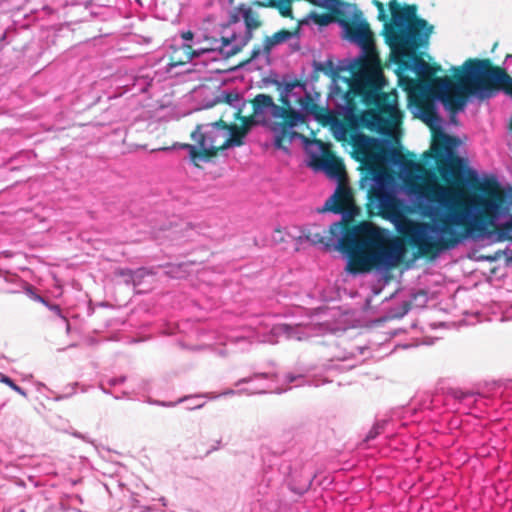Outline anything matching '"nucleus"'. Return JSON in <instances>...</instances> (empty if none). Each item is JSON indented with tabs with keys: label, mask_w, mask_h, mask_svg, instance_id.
<instances>
[{
	"label": "nucleus",
	"mask_w": 512,
	"mask_h": 512,
	"mask_svg": "<svg viewBox=\"0 0 512 512\" xmlns=\"http://www.w3.org/2000/svg\"><path fill=\"white\" fill-rule=\"evenodd\" d=\"M343 39L356 43L359 52L354 57H346L338 61L337 66L332 60L315 64V69L335 77L337 72H351V79L343 78L346 89H342L337 80L333 79L326 108L318 105L320 94L309 89L306 83L292 81L284 76L276 84L280 90L282 103L287 107L288 124L278 126L282 135H288L291 129L311 116L315 120H325L337 127L336 137L345 138V129L337 119L354 117L352 93L362 96L363 101L373 109L365 111L361 117V125L371 131L390 136L401 121L398 107V96L395 90L384 91L387 85L380 60L372 44L373 34H341Z\"/></svg>",
	"instance_id": "f257e3e1"
},
{
	"label": "nucleus",
	"mask_w": 512,
	"mask_h": 512,
	"mask_svg": "<svg viewBox=\"0 0 512 512\" xmlns=\"http://www.w3.org/2000/svg\"><path fill=\"white\" fill-rule=\"evenodd\" d=\"M442 212L435 214L432 224L415 222L402 213L391 219L396 230L421 254H428L436 248L450 250L465 240L482 235L488 225L499 228L506 223L509 205L498 193L475 196L470 204L450 190H443L437 198Z\"/></svg>",
	"instance_id": "f03ea898"
},
{
	"label": "nucleus",
	"mask_w": 512,
	"mask_h": 512,
	"mask_svg": "<svg viewBox=\"0 0 512 512\" xmlns=\"http://www.w3.org/2000/svg\"><path fill=\"white\" fill-rule=\"evenodd\" d=\"M332 234H341L337 248L346 257V270L352 275L370 272H386L401 259L403 249L398 243L386 246L388 236L384 230L370 222H363L351 231L342 233L340 222L330 226Z\"/></svg>",
	"instance_id": "7ed1b4c3"
},
{
	"label": "nucleus",
	"mask_w": 512,
	"mask_h": 512,
	"mask_svg": "<svg viewBox=\"0 0 512 512\" xmlns=\"http://www.w3.org/2000/svg\"><path fill=\"white\" fill-rule=\"evenodd\" d=\"M377 9V20L382 23V32H433L436 26L419 14V7L400 0H389L387 4L372 0Z\"/></svg>",
	"instance_id": "20e7f679"
},
{
	"label": "nucleus",
	"mask_w": 512,
	"mask_h": 512,
	"mask_svg": "<svg viewBox=\"0 0 512 512\" xmlns=\"http://www.w3.org/2000/svg\"><path fill=\"white\" fill-rule=\"evenodd\" d=\"M460 139L441 132L432 145L431 150L437 161L442 163L439 171L442 178L450 184L462 182L466 187L473 188L479 183L480 177L476 170L467 166L466 160L455 154Z\"/></svg>",
	"instance_id": "39448f33"
},
{
	"label": "nucleus",
	"mask_w": 512,
	"mask_h": 512,
	"mask_svg": "<svg viewBox=\"0 0 512 512\" xmlns=\"http://www.w3.org/2000/svg\"><path fill=\"white\" fill-rule=\"evenodd\" d=\"M227 123L224 121L198 125L192 132V139L198 143V147L191 144H179L178 147L188 151L189 160L194 164L208 161V157L214 156L220 150H225V134Z\"/></svg>",
	"instance_id": "423d86ee"
},
{
	"label": "nucleus",
	"mask_w": 512,
	"mask_h": 512,
	"mask_svg": "<svg viewBox=\"0 0 512 512\" xmlns=\"http://www.w3.org/2000/svg\"><path fill=\"white\" fill-rule=\"evenodd\" d=\"M252 104L253 123L271 130L274 134V146L282 148V142L288 135H282L278 126L288 124L289 113L286 108L275 104L273 98L266 94H258Z\"/></svg>",
	"instance_id": "0eeeda50"
},
{
	"label": "nucleus",
	"mask_w": 512,
	"mask_h": 512,
	"mask_svg": "<svg viewBox=\"0 0 512 512\" xmlns=\"http://www.w3.org/2000/svg\"><path fill=\"white\" fill-rule=\"evenodd\" d=\"M304 383L302 375H295L287 373L282 379L275 373H257L252 377L240 379L235 385L240 386L241 384H248L247 388L242 391L253 395V394H264V393H282L289 388V385L295 387L301 386Z\"/></svg>",
	"instance_id": "6e6552de"
},
{
	"label": "nucleus",
	"mask_w": 512,
	"mask_h": 512,
	"mask_svg": "<svg viewBox=\"0 0 512 512\" xmlns=\"http://www.w3.org/2000/svg\"><path fill=\"white\" fill-rule=\"evenodd\" d=\"M373 188L378 207L390 220L401 216L400 200L396 195L395 184L390 175L377 173L373 177Z\"/></svg>",
	"instance_id": "1a4fd4ad"
},
{
	"label": "nucleus",
	"mask_w": 512,
	"mask_h": 512,
	"mask_svg": "<svg viewBox=\"0 0 512 512\" xmlns=\"http://www.w3.org/2000/svg\"><path fill=\"white\" fill-rule=\"evenodd\" d=\"M446 188H439L434 193L423 189L421 186L414 183H407L405 186V193L410 202L417 207L424 215L435 217V214L442 212V208L437 204V198Z\"/></svg>",
	"instance_id": "9d476101"
},
{
	"label": "nucleus",
	"mask_w": 512,
	"mask_h": 512,
	"mask_svg": "<svg viewBox=\"0 0 512 512\" xmlns=\"http://www.w3.org/2000/svg\"><path fill=\"white\" fill-rule=\"evenodd\" d=\"M241 21L245 25L246 32H252L253 30H257L262 25V18L258 10L252 5L244 3L233 7L229 11L228 16L229 24H236Z\"/></svg>",
	"instance_id": "9b49d317"
},
{
	"label": "nucleus",
	"mask_w": 512,
	"mask_h": 512,
	"mask_svg": "<svg viewBox=\"0 0 512 512\" xmlns=\"http://www.w3.org/2000/svg\"><path fill=\"white\" fill-rule=\"evenodd\" d=\"M253 34H229L228 37L215 39L210 48L204 50L218 51L223 57L228 58L237 54L251 40Z\"/></svg>",
	"instance_id": "f8f14e48"
},
{
	"label": "nucleus",
	"mask_w": 512,
	"mask_h": 512,
	"mask_svg": "<svg viewBox=\"0 0 512 512\" xmlns=\"http://www.w3.org/2000/svg\"><path fill=\"white\" fill-rule=\"evenodd\" d=\"M300 34H273L267 36L262 45L255 46L251 51V62H261L258 67L262 64H270V54L274 47L283 44L286 41L292 39L294 36L298 38Z\"/></svg>",
	"instance_id": "ddd939ff"
},
{
	"label": "nucleus",
	"mask_w": 512,
	"mask_h": 512,
	"mask_svg": "<svg viewBox=\"0 0 512 512\" xmlns=\"http://www.w3.org/2000/svg\"><path fill=\"white\" fill-rule=\"evenodd\" d=\"M398 157L399 153L389 139L375 138L368 164L378 162L395 163Z\"/></svg>",
	"instance_id": "4468645a"
},
{
	"label": "nucleus",
	"mask_w": 512,
	"mask_h": 512,
	"mask_svg": "<svg viewBox=\"0 0 512 512\" xmlns=\"http://www.w3.org/2000/svg\"><path fill=\"white\" fill-rule=\"evenodd\" d=\"M308 153L310 157L308 165L311 168L315 171L324 172L333 180L340 179V167L333 159L324 158L321 154L312 151L311 148L308 149Z\"/></svg>",
	"instance_id": "2eb2a0df"
},
{
	"label": "nucleus",
	"mask_w": 512,
	"mask_h": 512,
	"mask_svg": "<svg viewBox=\"0 0 512 512\" xmlns=\"http://www.w3.org/2000/svg\"><path fill=\"white\" fill-rule=\"evenodd\" d=\"M375 138L369 137L360 131H354L350 134V142L354 149V154L358 160L363 163H369L371 157V147Z\"/></svg>",
	"instance_id": "dca6fc26"
},
{
	"label": "nucleus",
	"mask_w": 512,
	"mask_h": 512,
	"mask_svg": "<svg viewBox=\"0 0 512 512\" xmlns=\"http://www.w3.org/2000/svg\"><path fill=\"white\" fill-rule=\"evenodd\" d=\"M273 336H282L289 340H304L312 335V328L309 325L278 324L272 327Z\"/></svg>",
	"instance_id": "f3484780"
},
{
	"label": "nucleus",
	"mask_w": 512,
	"mask_h": 512,
	"mask_svg": "<svg viewBox=\"0 0 512 512\" xmlns=\"http://www.w3.org/2000/svg\"><path fill=\"white\" fill-rule=\"evenodd\" d=\"M244 125L242 130L237 125H228L225 134V150L232 147H238L244 144V139L250 129V122L248 119H243Z\"/></svg>",
	"instance_id": "a211bd4d"
},
{
	"label": "nucleus",
	"mask_w": 512,
	"mask_h": 512,
	"mask_svg": "<svg viewBox=\"0 0 512 512\" xmlns=\"http://www.w3.org/2000/svg\"><path fill=\"white\" fill-rule=\"evenodd\" d=\"M217 102H223L228 104L231 108L234 109V116L239 118L242 112V109L246 105V100L244 98L243 93H241L237 89H224L220 92L217 97Z\"/></svg>",
	"instance_id": "6ab92c4d"
},
{
	"label": "nucleus",
	"mask_w": 512,
	"mask_h": 512,
	"mask_svg": "<svg viewBox=\"0 0 512 512\" xmlns=\"http://www.w3.org/2000/svg\"><path fill=\"white\" fill-rule=\"evenodd\" d=\"M348 197V189L338 184L334 193L326 200L324 210L331 211L336 214H343V205L348 200Z\"/></svg>",
	"instance_id": "aec40b11"
},
{
	"label": "nucleus",
	"mask_w": 512,
	"mask_h": 512,
	"mask_svg": "<svg viewBox=\"0 0 512 512\" xmlns=\"http://www.w3.org/2000/svg\"><path fill=\"white\" fill-rule=\"evenodd\" d=\"M394 164L398 165L406 184L414 183L421 178L420 164L409 160H402L400 159V156L396 159V162Z\"/></svg>",
	"instance_id": "412c9836"
},
{
	"label": "nucleus",
	"mask_w": 512,
	"mask_h": 512,
	"mask_svg": "<svg viewBox=\"0 0 512 512\" xmlns=\"http://www.w3.org/2000/svg\"><path fill=\"white\" fill-rule=\"evenodd\" d=\"M334 17H335V14L332 12L323 13V14L312 12L309 15H307L305 18L298 21V28L295 32H299V29L302 26L308 25L310 22H313L314 24L318 25L321 28L327 27L328 25H330L332 23H336V19Z\"/></svg>",
	"instance_id": "4be33fe9"
},
{
	"label": "nucleus",
	"mask_w": 512,
	"mask_h": 512,
	"mask_svg": "<svg viewBox=\"0 0 512 512\" xmlns=\"http://www.w3.org/2000/svg\"><path fill=\"white\" fill-rule=\"evenodd\" d=\"M408 68L410 71L416 73L418 76L421 77L434 76L440 70V68L432 67L423 59L417 57H414L411 60Z\"/></svg>",
	"instance_id": "5701e85b"
},
{
	"label": "nucleus",
	"mask_w": 512,
	"mask_h": 512,
	"mask_svg": "<svg viewBox=\"0 0 512 512\" xmlns=\"http://www.w3.org/2000/svg\"><path fill=\"white\" fill-rule=\"evenodd\" d=\"M384 35L387 36L388 41L396 43L399 46L400 51L404 50V47L406 45H413V43L415 42V40L417 39L418 36L420 38H421V36H425V37L429 36V34H410V33H407V34H384Z\"/></svg>",
	"instance_id": "b1692460"
},
{
	"label": "nucleus",
	"mask_w": 512,
	"mask_h": 512,
	"mask_svg": "<svg viewBox=\"0 0 512 512\" xmlns=\"http://www.w3.org/2000/svg\"><path fill=\"white\" fill-rule=\"evenodd\" d=\"M201 397L202 396L185 397V398H180L176 402H164V401L155 400V401H151L150 403L159 405V406H163V407H173V406L177 405L178 403H181L184 401H190L191 403L187 406V408L188 409H198L204 405V402L200 401Z\"/></svg>",
	"instance_id": "393cba45"
},
{
	"label": "nucleus",
	"mask_w": 512,
	"mask_h": 512,
	"mask_svg": "<svg viewBox=\"0 0 512 512\" xmlns=\"http://www.w3.org/2000/svg\"><path fill=\"white\" fill-rule=\"evenodd\" d=\"M312 478L310 476L305 477L299 483H296L294 480L289 481L288 487L291 492L296 495L302 496L304 495L310 488L312 484Z\"/></svg>",
	"instance_id": "a878e982"
},
{
	"label": "nucleus",
	"mask_w": 512,
	"mask_h": 512,
	"mask_svg": "<svg viewBox=\"0 0 512 512\" xmlns=\"http://www.w3.org/2000/svg\"><path fill=\"white\" fill-rule=\"evenodd\" d=\"M145 274L146 271L144 268H139L137 270L123 269L120 271V275L127 277V281H131L134 286H137L141 283V280Z\"/></svg>",
	"instance_id": "bb28decb"
},
{
	"label": "nucleus",
	"mask_w": 512,
	"mask_h": 512,
	"mask_svg": "<svg viewBox=\"0 0 512 512\" xmlns=\"http://www.w3.org/2000/svg\"><path fill=\"white\" fill-rule=\"evenodd\" d=\"M26 291L31 296V298H33L34 300L39 301V302L45 304L52 312H54L59 317H63L62 316L61 308L58 305H56V304H49L42 296L36 294L33 291L32 287H28L26 289Z\"/></svg>",
	"instance_id": "cd10ccee"
},
{
	"label": "nucleus",
	"mask_w": 512,
	"mask_h": 512,
	"mask_svg": "<svg viewBox=\"0 0 512 512\" xmlns=\"http://www.w3.org/2000/svg\"><path fill=\"white\" fill-rule=\"evenodd\" d=\"M108 2V0H90L89 2H86L83 6H79V8L83 9L85 14L98 15V12L94 11L93 7H104L108 4Z\"/></svg>",
	"instance_id": "c85d7f7f"
},
{
	"label": "nucleus",
	"mask_w": 512,
	"mask_h": 512,
	"mask_svg": "<svg viewBox=\"0 0 512 512\" xmlns=\"http://www.w3.org/2000/svg\"><path fill=\"white\" fill-rule=\"evenodd\" d=\"M0 382L3 383V384H6L8 385L12 390H14L15 392H17L18 394H20L21 396L23 397H27V392L22 388L20 387L19 385H17L10 377H8L7 375L3 374V373H0Z\"/></svg>",
	"instance_id": "c756f323"
},
{
	"label": "nucleus",
	"mask_w": 512,
	"mask_h": 512,
	"mask_svg": "<svg viewBox=\"0 0 512 512\" xmlns=\"http://www.w3.org/2000/svg\"><path fill=\"white\" fill-rule=\"evenodd\" d=\"M306 238L311 241L313 244H323L324 243V236L319 231H309Z\"/></svg>",
	"instance_id": "7c9ffc66"
},
{
	"label": "nucleus",
	"mask_w": 512,
	"mask_h": 512,
	"mask_svg": "<svg viewBox=\"0 0 512 512\" xmlns=\"http://www.w3.org/2000/svg\"><path fill=\"white\" fill-rule=\"evenodd\" d=\"M385 424H386L385 422L376 423L374 425V427L367 434L366 439L367 440H372V439L376 438L381 433V431L383 430Z\"/></svg>",
	"instance_id": "2f4dec72"
},
{
	"label": "nucleus",
	"mask_w": 512,
	"mask_h": 512,
	"mask_svg": "<svg viewBox=\"0 0 512 512\" xmlns=\"http://www.w3.org/2000/svg\"><path fill=\"white\" fill-rule=\"evenodd\" d=\"M125 380H126L125 376H120V377H111V378L107 379L105 382L109 387H115L117 385L124 383Z\"/></svg>",
	"instance_id": "473e14b6"
},
{
	"label": "nucleus",
	"mask_w": 512,
	"mask_h": 512,
	"mask_svg": "<svg viewBox=\"0 0 512 512\" xmlns=\"http://www.w3.org/2000/svg\"><path fill=\"white\" fill-rule=\"evenodd\" d=\"M504 69L512 73V54L506 56L504 60Z\"/></svg>",
	"instance_id": "72a5a7b5"
},
{
	"label": "nucleus",
	"mask_w": 512,
	"mask_h": 512,
	"mask_svg": "<svg viewBox=\"0 0 512 512\" xmlns=\"http://www.w3.org/2000/svg\"><path fill=\"white\" fill-rule=\"evenodd\" d=\"M456 397L462 401V400H465V399H468V398H472V397H473V395H472V394H468V393H463V392H461V393H460L459 395H457Z\"/></svg>",
	"instance_id": "f704fd0d"
},
{
	"label": "nucleus",
	"mask_w": 512,
	"mask_h": 512,
	"mask_svg": "<svg viewBox=\"0 0 512 512\" xmlns=\"http://www.w3.org/2000/svg\"><path fill=\"white\" fill-rule=\"evenodd\" d=\"M106 386H108V385L106 384V382H105V381H102V382L100 383V388H101V390H102L104 393H106V394H111L110 390H108V389L106 388Z\"/></svg>",
	"instance_id": "c9c22d12"
},
{
	"label": "nucleus",
	"mask_w": 512,
	"mask_h": 512,
	"mask_svg": "<svg viewBox=\"0 0 512 512\" xmlns=\"http://www.w3.org/2000/svg\"><path fill=\"white\" fill-rule=\"evenodd\" d=\"M195 34H181L185 41L193 40Z\"/></svg>",
	"instance_id": "e433bc0d"
},
{
	"label": "nucleus",
	"mask_w": 512,
	"mask_h": 512,
	"mask_svg": "<svg viewBox=\"0 0 512 512\" xmlns=\"http://www.w3.org/2000/svg\"><path fill=\"white\" fill-rule=\"evenodd\" d=\"M176 145L173 146V148H175ZM172 147H160V148H157V149H153L152 152H155V151H169L171 150Z\"/></svg>",
	"instance_id": "4c0bfd02"
},
{
	"label": "nucleus",
	"mask_w": 512,
	"mask_h": 512,
	"mask_svg": "<svg viewBox=\"0 0 512 512\" xmlns=\"http://www.w3.org/2000/svg\"><path fill=\"white\" fill-rule=\"evenodd\" d=\"M237 342L239 343H248V340L246 337H238Z\"/></svg>",
	"instance_id": "58836bf2"
},
{
	"label": "nucleus",
	"mask_w": 512,
	"mask_h": 512,
	"mask_svg": "<svg viewBox=\"0 0 512 512\" xmlns=\"http://www.w3.org/2000/svg\"><path fill=\"white\" fill-rule=\"evenodd\" d=\"M235 394V391L234 390H227L223 393V395H233Z\"/></svg>",
	"instance_id": "ea45409f"
},
{
	"label": "nucleus",
	"mask_w": 512,
	"mask_h": 512,
	"mask_svg": "<svg viewBox=\"0 0 512 512\" xmlns=\"http://www.w3.org/2000/svg\"><path fill=\"white\" fill-rule=\"evenodd\" d=\"M73 435L78 437V438H83V436L80 433H74Z\"/></svg>",
	"instance_id": "a19ab883"
},
{
	"label": "nucleus",
	"mask_w": 512,
	"mask_h": 512,
	"mask_svg": "<svg viewBox=\"0 0 512 512\" xmlns=\"http://www.w3.org/2000/svg\"><path fill=\"white\" fill-rule=\"evenodd\" d=\"M278 32L284 33V32H290V31H289V30H286V29H281V30H279Z\"/></svg>",
	"instance_id": "79ce46f5"
},
{
	"label": "nucleus",
	"mask_w": 512,
	"mask_h": 512,
	"mask_svg": "<svg viewBox=\"0 0 512 512\" xmlns=\"http://www.w3.org/2000/svg\"><path fill=\"white\" fill-rule=\"evenodd\" d=\"M317 149L320 152L322 150V146L320 144L317 145Z\"/></svg>",
	"instance_id": "37998d69"
},
{
	"label": "nucleus",
	"mask_w": 512,
	"mask_h": 512,
	"mask_svg": "<svg viewBox=\"0 0 512 512\" xmlns=\"http://www.w3.org/2000/svg\"><path fill=\"white\" fill-rule=\"evenodd\" d=\"M114 398H115V399H120V398H121V396H119V395H114Z\"/></svg>",
	"instance_id": "c03bdc74"
},
{
	"label": "nucleus",
	"mask_w": 512,
	"mask_h": 512,
	"mask_svg": "<svg viewBox=\"0 0 512 512\" xmlns=\"http://www.w3.org/2000/svg\"><path fill=\"white\" fill-rule=\"evenodd\" d=\"M510 127H511V130H512V117H511Z\"/></svg>",
	"instance_id": "a18cd8bd"
}]
</instances>
